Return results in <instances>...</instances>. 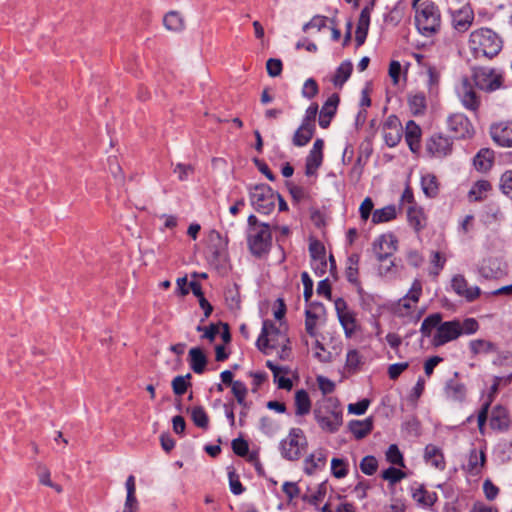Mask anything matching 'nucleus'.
Here are the masks:
<instances>
[{"label":"nucleus","instance_id":"e2e57ef3","mask_svg":"<svg viewBox=\"0 0 512 512\" xmlns=\"http://www.w3.org/2000/svg\"><path fill=\"white\" fill-rule=\"evenodd\" d=\"M188 383L183 376H177L172 381L173 392L176 395H183L187 390Z\"/></svg>","mask_w":512,"mask_h":512},{"label":"nucleus","instance_id":"0e129e2a","mask_svg":"<svg viewBox=\"0 0 512 512\" xmlns=\"http://www.w3.org/2000/svg\"><path fill=\"white\" fill-rule=\"evenodd\" d=\"M408 362L395 363L388 367V375L390 379H397L400 374L408 368Z\"/></svg>","mask_w":512,"mask_h":512},{"label":"nucleus","instance_id":"f704fd0d","mask_svg":"<svg viewBox=\"0 0 512 512\" xmlns=\"http://www.w3.org/2000/svg\"><path fill=\"white\" fill-rule=\"evenodd\" d=\"M315 128L301 124L293 136V144L298 147L306 145L314 135Z\"/></svg>","mask_w":512,"mask_h":512},{"label":"nucleus","instance_id":"c756f323","mask_svg":"<svg viewBox=\"0 0 512 512\" xmlns=\"http://www.w3.org/2000/svg\"><path fill=\"white\" fill-rule=\"evenodd\" d=\"M485 463V454L483 451H477L475 449L470 451L467 470L471 475H478L483 468Z\"/></svg>","mask_w":512,"mask_h":512},{"label":"nucleus","instance_id":"052dcab7","mask_svg":"<svg viewBox=\"0 0 512 512\" xmlns=\"http://www.w3.org/2000/svg\"><path fill=\"white\" fill-rule=\"evenodd\" d=\"M233 452L238 456H246L249 451V446L246 440L237 438L232 441Z\"/></svg>","mask_w":512,"mask_h":512},{"label":"nucleus","instance_id":"4be33fe9","mask_svg":"<svg viewBox=\"0 0 512 512\" xmlns=\"http://www.w3.org/2000/svg\"><path fill=\"white\" fill-rule=\"evenodd\" d=\"M369 25H370V8L365 7L362 9V11L360 13L358 23H357L356 32H355V41H356L357 47H360L361 45L364 44L367 34H368Z\"/></svg>","mask_w":512,"mask_h":512},{"label":"nucleus","instance_id":"f257e3e1","mask_svg":"<svg viewBox=\"0 0 512 512\" xmlns=\"http://www.w3.org/2000/svg\"><path fill=\"white\" fill-rule=\"evenodd\" d=\"M247 223V244L251 254L256 257L267 254L272 242L269 224L259 222L255 215H250Z\"/></svg>","mask_w":512,"mask_h":512},{"label":"nucleus","instance_id":"c03bdc74","mask_svg":"<svg viewBox=\"0 0 512 512\" xmlns=\"http://www.w3.org/2000/svg\"><path fill=\"white\" fill-rule=\"evenodd\" d=\"M191 418L197 427L202 428V429H207L208 423H209V418H208L207 413L205 412V410L202 407H200V406L193 407L191 409Z\"/></svg>","mask_w":512,"mask_h":512},{"label":"nucleus","instance_id":"bb28decb","mask_svg":"<svg viewBox=\"0 0 512 512\" xmlns=\"http://www.w3.org/2000/svg\"><path fill=\"white\" fill-rule=\"evenodd\" d=\"M490 425L493 429L504 430L508 428L509 416L507 410L497 405L491 412Z\"/></svg>","mask_w":512,"mask_h":512},{"label":"nucleus","instance_id":"aec40b11","mask_svg":"<svg viewBox=\"0 0 512 512\" xmlns=\"http://www.w3.org/2000/svg\"><path fill=\"white\" fill-rule=\"evenodd\" d=\"M383 138L389 147H395L402 138V126L397 119H389L383 127Z\"/></svg>","mask_w":512,"mask_h":512},{"label":"nucleus","instance_id":"7c9ffc66","mask_svg":"<svg viewBox=\"0 0 512 512\" xmlns=\"http://www.w3.org/2000/svg\"><path fill=\"white\" fill-rule=\"evenodd\" d=\"M493 163V151L490 149H481L473 159L474 167L478 171H487Z\"/></svg>","mask_w":512,"mask_h":512},{"label":"nucleus","instance_id":"a18cd8bd","mask_svg":"<svg viewBox=\"0 0 512 512\" xmlns=\"http://www.w3.org/2000/svg\"><path fill=\"white\" fill-rule=\"evenodd\" d=\"M381 477L388 481L390 485H395L406 477V473L391 466L382 472Z\"/></svg>","mask_w":512,"mask_h":512},{"label":"nucleus","instance_id":"393cba45","mask_svg":"<svg viewBox=\"0 0 512 512\" xmlns=\"http://www.w3.org/2000/svg\"><path fill=\"white\" fill-rule=\"evenodd\" d=\"M424 460L427 464L439 470L445 469V459L442 450L433 444H428L424 450Z\"/></svg>","mask_w":512,"mask_h":512},{"label":"nucleus","instance_id":"412c9836","mask_svg":"<svg viewBox=\"0 0 512 512\" xmlns=\"http://www.w3.org/2000/svg\"><path fill=\"white\" fill-rule=\"evenodd\" d=\"M338 103V94H332L322 106L319 116V125L322 128H327L330 125L331 119L336 113Z\"/></svg>","mask_w":512,"mask_h":512},{"label":"nucleus","instance_id":"69168bd1","mask_svg":"<svg viewBox=\"0 0 512 512\" xmlns=\"http://www.w3.org/2000/svg\"><path fill=\"white\" fill-rule=\"evenodd\" d=\"M317 383L319 389L324 395L332 393L335 389V384L324 376H318Z\"/></svg>","mask_w":512,"mask_h":512},{"label":"nucleus","instance_id":"a878e982","mask_svg":"<svg viewBox=\"0 0 512 512\" xmlns=\"http://www.w3.org/2000/svg\"><path fill=\"white\" fill-rule=\"evenodd\" d=\"M421 129L412 120L408 121L405 128V140L412 152H417L420 147Z\"/></svg>","mask_w":512,"mask_h":512},{"label":"nucleus","instance_id":"6e6552de","mask_svg":"<svg viewBox=\"0 0 512 512\" xmlns=\"http://www.w3.org/2000/svg\"><path fill=\"white\" fill-rule=\"evenodd\" d=\"M472 77L475 85L486 92L496 91L503 85L502 73L494 68L474 67Z\"/></svg>","mask_w":512,"mask_h":512},{"label":"nucleus","instance_id":"f8f14e48","mask_svg":"<svg viewBox=\"0 0 512 512\" xmlns=\"http://www.w3.org/2000/svg\"><path fill=\"white\" fill-rule=\"evenodd\" d=\"M397 250V239L393 234H383L373 243V252L379 262H385Z\"/></svg>","mask_w":512,"mask_h":512},{"label":"nucleus","instance_id":"6ab92c4d","mask_svg":"<svg viewBox=\"0 0 512 512\" xmlns=\"http://www.w3.org/2000/svg\"><path fill=\"white\" fill-rule=\"evenodd\" d=\"M426 150L435 157H445L452 151V141L443 135H433L426 143Z\"/></svg>","mask_w":512,"mask_h":512},{"label":"nucleus","instance_id":"6e6d98bb","mask_svg":"<svg viewBox=\"0 0 512 512\" xmlns=\"http://www.w3.org/2000/svg\"><path fill=\"white\" fill-rule=\"evenodd\" d=\"M501 191L512 199V170L504 172L500 178Z\"/></svg>","mask_w":512,"mask_h":512},{"label":"nucleus","instance_id":"a211bd4d","mask_svg":"<svg viewBox=\"0 0 512 512\" xmlns=\"http://www.w3.org/2000/svg\"><path fill=\"white\" fill-rule=\"evenodd\" d=\"M479 275L487 280L497 279L504 275L502 262L496 257H488L483 259L477 267Z\"/></svg>","mask_w":512,"mask_h":512},{"label":"nucleus","instance_id":"5fc2aeb1","mask_svg":"<svg viewBox=\"0 0 512 512\" xmlns=\"http://www.w3.org/2000/svg\"><path fill=\"white\" fill-rule=\"evenodd\" d=\"M206 354H190L191 360L190 365L193 371L197 374H201L206 366L207 359Z\"/></svg>","mask_w":512,"mask_h":512},{"label":"nucleus","instance_id":"8fccbe9b","mask_svg":"<svg viewBox=\"0 0 512 512\" xmlns=\"http://www.w3.org/2000/svg\"><path fill=\"white\" fill-rule=\"evenodd\" d=\"M378 468V461L372 455L365 456L360 462V469L366 475H373Z\"/></svg>","mask_w":512,"mask_h":512},{"label":"nucleus","instance_id":"3c124183","mask_svg":"<svg viewBox=\"0 0 512 512\" xmlns=\"http://www.w3.org/2000/svg\"><path fill=\"white\" fill-rule=\"evenodd\" d=\"M337 316L346 333H352L355 330L356 321L354 314L350 310Z\"/></svg>","mask_w":512,"mask_h":512},{"label":"nucleus","instance_id":"f03ea898","mask_svg":"<svg viewBox=\"0 0 512 512\" xmlns=\"http://www.w3.org/2000/svg\"><path fill=\"white\" fill-rule=\"evenodd\" d=\"M469 47L475 58L490 59L501 51L502 41L491 29L481 28L470 34Z\"/></svg>","mask_w":512,"mask_h":512},{"label":"nucleus","instance_id":"473e14b6","mask_svg":"<svg viewBox=\"0 0 512 512\" xmlns=\"http://www.w3.org/2000/svg\"><path fill=\"white\" fill-rule=\"evenodd\" d=\"M373 424L371 419L363 421L353 420L349 423V429L356 439H362L372 430Z\"/></svg>","mask_w":512,"mask_h":512},{"label":"nucleus","instance_id":"37998d69","mask_svg":"<svg viewBox=\"0 0 512 512\" xmlns=\"http://www.w3.org/2000/svg\"><path fill=\"white\" fill-rule=\"evenodd\" d=\"M421 185H422L423 192L428 197L436 196V194L438 192V185H437L436 177L434 175H432V174L423 175L421 178Z\"/></svg>","mask_w":512,"mask_h":512},{"label":"nucleus","instance_id":"dca6fc26","mask_svg":"<svg viewBox=\"0 0 512 512\" xmlns=\"http://www.w3.org/2000/svg\"><path fill=\"white\" fill-rule=\"evenodd\" d=\"M204 338L216 342L221 340L220 343H216L214 352H225V344L230 341V332L226 324L215 325L212 324L205 330L203 335Z\"/></svg>","mask_w":512,"mask_h":512},{"label":"nucleus","instance_id":"ea45409f","mask_svg":"<svg viewBox=\"0 0 512 512\" xmlns=\"http://www.w3.org/2000/svg\"><path fill=\"white\" fill-rule=\"evenodd\" d=\"M441 320L442 316L439 313L429 315L425 318L420 328L422 335L429 337L434 329L437 330Z\"/></svg>","mask_w":512,"mask_h":512},{"label":"nucleus","instance_id":"58836bf2","mask_svg":"<svg viewBox=\"0 0 512 512\" xmlns=\"http://www.w3.org/2000/svg\"><path fill=\"white\" fill-rule=\"evenodd\" d=\"M396 217V209L394 206H386L377 209L372 214V222L375 224L390 221Z\"/></svg>","mask_w":512,"mask_h":512},{"label":"nucleus","instance_id":"bf43d9fd","mask_svg":"<svg viewBox=\"0 0 512 512\" xmlns=\"http://www.w3.org/2000/svg\"><path fill=\"white\" fill-rule=\"evenodd\" d=\"M369 404L370 401L368 399H362L359 402L351 403L348 405V412L350 414L363 415L367 411Z\"/></svg>","mask_w":512,"mask_h":512},{"label":"nucleus","instance_id":"39448f33","mask_svg":"<svg viewBox=\"0 0 512 512\" xmlns=\"http://www.w3.org/2000/svg\"><path fill=\"white\" fill-rule=\"evenodd\" d=\"M421 295L422 283L420 280L415 279L409 291L393 305L394 314L398 317L409 318L414 322L418 321L422 311L414 315L413 309L416 308Z\"/></svg>","mask_w":512,"mask_h":512},{"label":"nucleus","instance_id":"79ce46f5","mask_svg":"<svg viewBox=\"0 0 512 512\" xmlns=\"http://www.w3.org/2000/svg\"><path fill=\"white\" fill-rule=\"evenodd\" d=\"M407 216L410 224L416 229L420 230L425 225V218L423 212L415 206L407 208Z\"/></svg>","mask_w":512,"mask_h":512},{"label":"nucleus","instance_id":"09e8293b","mask_svg":"<svg viewBox=\"0 0 512 512\" xmlns=\"http://www.w3.org/2000/svg\"><path fill=\"white\" fill-rule=\"evenodd\" d=\"M231 387L232 393L235 396L237 402L243 407H246L247 403L245 401V398L248 392L246 385L241 381H234Z\"/></svg>","mask_w":512,"mask_h":512},{"label":"nucleus","instance_id":"2f4dec72","mask_svg":"<svg viewBox=\"0 0 512 512\" xmlns=\"http://www.w3.org/2000/svg\"><path fill=\"white\" fill-rule=\"evenodd\" d=\"M352 70V62L349 60L343 61L337 68L336 73L332 79L333 84L336 87H342L351 76Z\"/></svg>","mask_w":512,"mask_h":512},{"label":"nucleus","instance_id":"20e7f679","mask_svg":"<svg viewBox=\"0 0 512 512\" xmlns=\"http://www.w3.org/2000/svg\"><path fill=\"white\" fill-rule=\"evenodd\" d=\"M415 23L418 31L426 37L438 32L441 18L438 8L433 2H423L415 8Z\"/></svg>","mask_w":512,"mask_h":512},{"label":"nucleus","instance_id":"4468645a","mask_svg":"<svg viewBox=\"0 0 512 512\" xmlns=\"http://www.w3.org/2000/svg\"><path fill=\"white\" fill-rule=\"evenodd\" d=\"M489 132L498 146L512 148V121L494 123Z\"/></svg>","mask_w":512,"mask_h":512},{"label":"nucleus","instance_id":"1a4fd4ad","mask_svg":"<svg viewBox=\"0 0 512 512\" xmlns=\"http://www.w3.org/2000/svg\"><path fill=\"white\" fill-rule=\"evenodd\" d=\"M275 195L265 184L256 185L250 191V201L254 209L264 215L270 214L275 207Z\"/></svg>","mask_w":512,"mask_h":512},{"label":"nucleus","instance_id":"0eeeda50","mask_svg":"<svg viewBox=\"0 0 512 512\" xmlns=\"http://www.w3.org/2000/svg\"><path fill=\"white\" fill-rule=\"evenodd\" d=\"M307 447V439L302 429H290L288 436L280 442L281 456L289 461L300 459Z\"/></svg>","mask_w":512,"mask_h":512},{"label":"nucleus","instance_id":"4d7b16f0","mask_svg":"<svg viewBox=\"0 0 512 512\" xmlns=\"http://www.w3.org/2000/svg\"><path fill=\"white\" fill-rule=\"evenodd\" d=\"M318 93V85L313 78H309L305 81L302 89L303 97L312 99Z\"/></svg>","mask_w":512,"mask_h":512},{"label":"nucleus","instance_id":"9d476101","mask_svg":"<svg viewBox=\"0 0 512 512\" xmlns=\"http://www.w3.org/2000/svg\"><path fill=\"white\" fill-rule=\"evenodd\" d=\"M447 126L455 138L470 139L475 129L468 117L463 113H453L447 118Z\"/></svg>","mask_w":512,"mask_h":512},{"label":"nucleus","instance_id":"864d4df0","mask_svg":"<svg viewBox=\"0 0 512 512\" xmlns=\"http://www.w3.org/2000/svg\"><path fill=\"white\" fill-rule=\"evenodd\" d=\"M309 253L311 256V261L321 260L322 258L326 257L324 245L317 240L310 242Z\"/></svg>","mask_w":512,"mask_h":512},{"label":"nucleus","instance_id":"e433bc0d","mask_svg":"<svg viewBox=\"0 0 512 512\" xmlns=\"http://www.w3.org/2000/svg\"><path fill=\"white\" fill-rule=\"evenodd\" d=\"M445 391L447 397L455 401H462L466 395L465 386L453 380L447 383Z\"/></svg>","mask_w":512,"mask_h":512},{"label":"nucleus","instance_id":"423d86ee","mask_svg":"<svg viewBox=\"0 0 512 512\" xmlns=\"http://www.w3.org/2000/svg\"><path fill=\"white\" fill-rule=\"evenodd\" d=\"M289 340L284 332L276 325L265 320L262 325V331L257 339V347L262 349L277 350L285 352L288 349Z\"/></svg>","mask_w":512,"mask_h":512},{"label":"nucleus","instance_id":"2eb2a0df","mask_svg":"<svg viewBox=\"0 0 512 512\" xmlns=\"http://www.w3.org/2000/svg\"><path fill=\"white\" fill-rule=\"evenodd\" d=\"M451 286L457 295L465 298L468 302H473L481 294L480 288L478 286H469L468 281L461 274L453 276Z\"/></svg>","mask_w":512,"mask_h":512},{"label":"nucleus","instance_id":"680f3d73","mask_svg":"<svg viewBox=\"0 0 512 512\" xmlns=\"http://www.w3.org/2000/svg\"><path fill=\"white\" fill-rule=\"evenodd\" d=\"M261 431L268 435L273 436L277 431V426L274 421L268 417H262L260 420Z\"/></svg>","mask_w":512,"mask_h":512},{"label":"nucleus","instance_id":"c85d7f7f","mask_svg":"<svg viewBox=\"0 0 512 512\" xmlns=\"http://www.w3.org/2000/svg\"><path fill=\"white\" fill-rule=\"evenodd\" d=\"M163 25L168 31L181 32L185 28V21L178 12L170 11L164 16Z\"/></svg>","mask_w":512,"mask_h":512},{"label":"nucleus","instance_id":"f3484780","mask_svg":"<svg viewBox=\"0 0 512 512\" xmlns=\"http://www.w3.org/2000/svg\"><path fill=\"white\" fill-rule=\"evenodd\" d=\"M452 25L459 32L467 31L473 23L474 12L470 5L465 4L458 9H450Z\"/></svg>","mask_w":512,"mask_h":512},{"label":"nucleus","instance_id":"72a5a7b5","mask_svg":"<svg viewBox=\"0 0 512 512\" xmlns=\"http://www.w3.org/2000/svg\"><path fill=\"white\" fill-rule=\"evenodd\" d=\"M491 190V184L487 180H478L471 187L468 196L471 201H480L484 199Z\"/></svg>","mask_w":512,"mask_h":512},{"label":"nucleus","instance_id":"c9c22d12","mask_svg":"<svg viewBox=\"0 0 512 512\" xmlns=\"http://www.w3.org/2000/svg\"><path fill=\"white\" fill-rule=\"evenodd\" d=\"M412 498L420 505L425 507H431L437 497L435 493L426 491L423 487L415 489L412 493Z\"/></svg>","mask_w":512,"mask_h":512},{"label":"nucleus","instance_id":"a19ab883","mask_svg":"<svg viewBox=\"0 0 512 512\" xmlns=\"http://www.w3.org/2000/svg\"><path fill=\"white\" fill-rule=\"evenodd\" d=\"M408 103L413 115H421L426 109V99L422 93L409 96Z\"/></svg>","mask_w":512,"mask_h":512},{"label":"nucleus","instance_id":"13d9d810","mask_svg":"<svg viewBox=\"0 0 512 512\" xmlns=\"http://www.w3.org/2000/svg\"><path fill=\"white\" fill-rule=\"evenodd\" d=\"M267 73L271 77H277L282 72V62L279 59L270 58L266 63Z\"/></svg>","mask_w":512,"mask_h":512},{"label":"nucleus","instance_id":"603ef678","mask_svg":"<svg viewBox=\"0 0 512 512\" xmlns=\"http://www.w3.org/2000/svg\"><path fill=\"white\" fill-rule=\"evenodd\" d=\"M331 470L334 477L340 479L344 478L348 474L347 466L344 460L339 458H333L331 461Z\"/></svg>","mask_w":512,"mask_h":512},{"label":"nucleus","instance_id":"338daca9","mask_svg":"<svg viewBox=\"0 0 512 512\" xmlns=\"http://www.w3.org/2000/svg\"><path fill=\"white\" fill-rule=\"evenodd\" d=\"M225 299H226L228 306L231 309H238L240 307V297H239L237 290L229 289L225 293Z\"/></svg>","mask_w":512,"mask_h":512},{"label":"nucleus","instance_id":"b1692460","mask_svg":"<svg viewBox=\"0 0 512 512\" xmlns=\"http://www.w3.org/2000/svg\"><path fill=\"white\" fill-rule=\"evenodd\" d=\"M125 486L127 495L122 512H138L139 503L136 498V484L133 475L128 476Z\"/></svg>","mask_w":512,"mask_h":512},{"label":"nucleus","instance_id":"49530a36","mask_svg":"<svg viewBox=\"0 0 512 512\" xmlns=\"http://www.w3.org/2000/svg\"><path fill=\"white\" fill-rule=\"evenodd\" d=\"M365 360L362 354H346L345 369L349 373L358 371L364 364Z\"/></svg>","mask_w":512,"mask_h":512},{"label":"nucleus","instance_id":"ddd939ff","mask_svg":"<svg viewBox=\"0 0 512 512\" xmlns=\"http://www.w3.org/2000/svg\"><path fill=\"white\" fill-rule=\"evenodd\" d=\"M461 335V328L459 321H448L439 324L435 335L433 336L432 343L435 347H439L449 341L456 339Z\"/></svg>","mask_w":512,"mask_h":512},{"label":"nucleus","instance_id":"774afa93","mask_svg":"<svg viewBox=\"0 0 512 512\" xmlns=\"http://www.w3.org/2000/svg\"><path fill=\"white\" fill-rule=\"evenodd\" d=\"M193 167L191 165H185L182 163H178L174 168V173L177 174L178 179L180 181H185L188 179V176L192 174Z\"/></svg>","mask_w":512,"mask_h":512},{"label":"nucleus","instance_id":"5701e85b","mask_svg":"<svg viewBox=\"0 0 512 512\" xmlns=\"http://www.w3.org/2000/svg\"><path fill=\"white\" fill-rule=\"evenodd\" d=\"M326 460H327L326 452L322 449H319V450L315 451L314 453L310 454L304 460L305 473L308 475H312L317 470L324 468V466L326 464Z\"/></svg>","mask_w":512,"mask_h":512},{"label":"nucleus","instance_id":"4c0bfd02","mask_svg":"<svg viewBox=\"0 0 512 512\" xmlns=\"http://www.w3.org/2000/svg\"><path fill=\"white\" fill-rule=\"evenodd\" d=\"M323 161V153L309 152V155L306 158L305 164V173L307 176H312L316 173L317 169L321 166Z\"/></svg>","mask_w":512,"mask_h":512},{"label":"nucleus","instance_id":"9b49d317","mask_svg":"<svg viewBox=\"0 0 512 512\" xmlns=\"http://www.w3.org/2000/svg\"><path fill=\"white\" fill-rule=\"evenodd\" d=\"M457 95L461 104L467 110L476 112L479 109L481 104L480 96L468 78L462 79L460 86L457 88Z\"/></svg>","mask_w":512,"mask_h":512},{"label":"nucleus","instance_id":"7ed1b4c3","mask_svg":"<svg viewBox=\"0 0 512 512\" xmlns=\"http://www.w3.org/2000/svg\"><path fill=\"white\" fill-rule=\"evenodd\" d=\"M313 413L320 428L325 432L335 433L342 425V410L333 398H325L318 402Z\"/></svg>","mask_w":512,"mask_h":512},{"label":"nucleus","instance_id":"cd10ccee","mask_svg":"<svg viewBox=\"0 0 512 512\" xmlns=\"http://www.w3.org/2000/svg\"><path fill=\"white\" fill-rule=\"evenodd\" d=\"M295 414L304 416L310 413L311 400L306 390H297L294 397Z\"/></svg>","mask_w":512,"mask_h":512},{"label":"nucleus","instance_id":"de8ad7c7","mask_svg":"<svg viewBox=\"0 0 512 512\" xmlns=\"http://www.w3.org/2000/svg\"><path fill=\"white\" fill-rule=\"evenodd\" d=\"M386 459L393 465H398L400 467H405L403 455L400 452L399 448L395 444H391L386 451Z\"/></svg>","mask_w":512,"mask_h":512}]
</instances>
